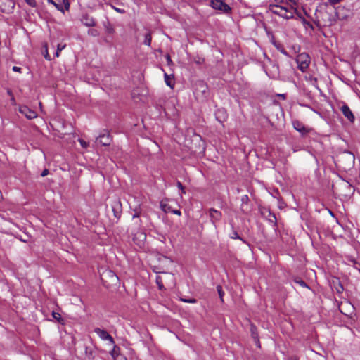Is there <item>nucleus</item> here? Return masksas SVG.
Instances as JSON below:
<instances>
[{"label": "nucleus", "mask_w": 360, "mask_h": 360, "mask_svg": "<svg viewBox=\"0 0 360 360\" xmlns=\"http://www.w3.org/2000/svg\"><path fill=\"white\" fill-rule=\"evenodd\" d=\"M296 63L298 69L304 72L308 69L311 63V58L307 53H302L297 56Z\"/></svg>", "instance_id": "1"}, {"label": "nucleus", "mask_w": 360, "mask_h": 360, "mask_svg": "<svg viewBox=\"0 0 360 360\" xmlns=\"http://www.w3.org/2000/svg\"><path fill=\"white\" fill-rule=\"evenodd\" d=\"M270 9L273 13L283 18L290 19L293 17L292 13L289 11L286 7L279 5H272Z\"/></svg>", "instance_id": "2"}, {"label": "nucleus", "mask_w": 360, "mask_h": 360, "mask_svg": "<svg viewBox=\"0 0 360 360\" xmlns=\"http://www.w3.org/2000/svg\"><path fill=\"white\" fill-rule=\"evenodd\" d=\"M210 6L225 14H229L231 11V7L222 0H210Z\"/></svg>", "instance_id": "3"}, {"label": "nucleus", "mask_w": 360, "mask_h": 360, "mask_svg": "<svg viewBox=\"0 0 360 360\" xmlns=\"http://www.w3.org/2000/svg\"><path fill=\"white\" fill-rule=\"evenodd\" d=\"M167 279L168 281L174 282V275L169 273H163V276L160 275H158L155 278L156 283L160 290H163L164 287V281Z\"/></svg>", "instance_id": "4"}, {"label": "nucleus", "mask_w": 360, "mask_h": 360, "mask_svg": "<svg viewBox=\"0 0 360 360\" xmlns=\"http://www.w3.org/2000/svg\"><path fill=\"white\" fill-rule=\"evenodd\" d=\"M207 213L211 223L216 227L217 223L220 221L222 218V213L214 208H210Z\"/></svg>", "instance_id": "5"}, {"label": "nucleus", "mask_w": 360, "mask_h": 360, "mask_svg": "<svg viewBox=\"0 0 360 360\" xmlns=\"http://www.w3.org/2000/svg\"><path fill=\"white\" fill-rule=\"evenodd\" d=\"M94 332L99 336L103 340H109L112 345L115 344L113 338L105 330L100 328H94Z\"/></svg>", "instance_id": "6"}, {"label": "nucleus", "mask_w": 360, "mask_h": 360, "mask_svg": "<svg viewBox=\"0 0 360 360\" xmlns=\"http://www.w3.org/2000/svg\"><path fill=\"white\" fill-rule=\"evenodd\" d=\"M19 111L20 113L24 115L27 118L32 120L35 118L37 115V112L30 108H29L26 105H22L19 108Z\"/></svg>", "instance_id": "7"}, {"label": "nucleus", "mask_w": 360, "mask_h": 360, "mask_svg": "<svg viewBox=\"0 0 360 360\" xmlns=\"http://www.w3.org/2000/svg\"><path fill=\"white\" fill-rule=\"evenodd\" d=\"M146 238V235L143 232H138L134 234L133 237V241L135 244H136L139 247L141 248L144 245V243Z\"/></svg>", "instance_id": "8"}, {"label": "nucleus", "mask_w": 360, "mask_h": 360, "mask_svg": "<svg viewBox=\"0 0 360 360\" xmlns=\"http://www.w3.org/2000/svg\"><path fill=\"white\" fill-rule=\"evenodd\" d=\"M344 116L351 122H354L355 117L352 112L351 111L349 106L346 104H344L340 108Z\"/></svg>", "instance_id": "9"}, {"label": "nucleus", "mask_w": 360, "mask_h": 360, "mask_svg": "<svg viewBox=\"0 0 360 360\" xmlns=\"http://www.w3.org/2000/svg\"><path fill=\"white\" fill-rule=\"evenodd\" d=\"M292 125L294 129L299 131L302 135H305L309 131V129L306 127L303 123L298 120L293 121Z\"/></svg>", "instance_id": "10"}, {"label": "nucleus", "mask_w": 360, "mask_h": 360, "mask_svg": "<svg viewBox=\"0 0 360 360\" xmlns=\"http://www.w3.org/2000/svg\"><path fill=\"white\" fill-rule=\"evenodd\" d=\"M112 211L114 213V216L117 219H120L122 214V204L120 200H117L113 202Z\"/></svg>", "instance_id": "11"}, {"label": "nucleus", "mask_w": 360, "mask_h": 360, "mask_svg": "<svg viewBox=\"0 0 360 360\" xmlns=\"http://www.w3.org/2000/svg\"><path fill=\"white\" fill-rule=\"evenodd\" d=\"M96 140L99 141L100 143H101L103 146H110L111 143V138L110 134H103L100 135Z\"/></svg>", "instance_id": "12"}, {"label": "nucleus", "mask_w": 360, "mask_h": 360, "mask_svg": "<svg viewBox=\"0 0 360 360\" xmlns=\"http://www.w3.org/2000/svg\"><path fill=\"white\" fill-rule=\"evenodd\" d=\"M81 20L83 25L86 27H94L96 25L95 20L87 14L84 15Z\"/></svg>", "instance_id": "13"}, {"label": "nucleus", "mask_w": 360, "mask_h": 360, "mask_svg": "<svg viewBox=\"0 0 360 360\" xmlns=\"http://www.w3.org/2000/svg\"><path fill=\"white\" fill-rule=\"evenodd\" d=\"M103 26L107 34H112L115 32L114 27L108 20L103 22Z\"/></svg>", "instance_id": "14"}, {"label": "nucleus", "mask_w": 360, "mask_h": 360, "mask_svg": "<svg viewBox=\"0 0 360 360\" xmlns=\"http://www.w3.org/2000/svg\"><path fill=\"white\" fill-rule=\"evenodd\" d=\"M164 76H165V82L166 84L168 86L173 88L174 85V82H173L174 76L172 75H169L167 73H165Z\"/></svg>", "instance_id": "15"}, {"label": "nucleus", "mask_w": 360, "mask_h": 360, "mask_svg": "<svg viewBox=\"0 0 360 360\" xmlns=\"http://www.w3.org/2000/svg\"><path fill=\"white\" fill-rule=\"evenodd\" d=\"M114 347L112 350L111 351L110 354L115 359V360H117L120 356H119V352H120V347L116 346L115 344L113 345Z\"/></svg>", "instance_id": "16"}, {"label": "nucleus", "mask_w": 360, "mask_h": 360, "mask_svg": "<svg viewBox=\"0 0 360 360\" xmlns=\"http://www.w3.org/2000/svg\"><path fill=\"white\" fill-rule=\"evenodd\" d=\"M160 207H161L162 210L166 213L172 212V211L171 206L165 203L162 201L160 202Z\"/></svg>", "instance_id": "17"}, {"label": "nucleus", "mask_w": 360, "mask_h": 360, "mask_svg": "<svg viewBox=\"0 0 360 360\" xmlns=\"http://www.w3.org/2000/svg\"><path fill=\"white\" fill-rule=\"evenodd\" d=\"M52 316L53 318L56 320L58 322L60 323H64V320L62 318L60 314H59L58 312H55V311H53L52 312Z\"/></svg>", "instance_id": "18"}, {"label": "nucleus", "mask_w": 360, "mask_h": 360, "mask_svg": "<svg viewBox=\"0 0 360 360\" xmlns=\"http://www.w3.org/2000/svg\"><path fill=\"white\" fill-rule=\"evenodd\" d=\"M151 41H152V37H151L150 32L146 33L145 34V39H144L143 44H146L148 46H150Z\"/></svg>", "instance_id": "19"}, {"label": "nucleus", "mask_w": 360, "mask_h": 360, "mask_svg": "<svg viewBox=\"0 0 360 360\" xmlns=\"http://www.w3.org/2000/svg\"><path fill=\"white\" fill-rule=\"evenodd\" d=\"M48 2L53 4L58 11L64 13V10L61 4L56 3L53 0H48Z\"/></svg>", "instance_id": "20"}, {"label": "nucleus", "mask_w": 360, "mask_h": 360, "mask_svg": "<svg viewBox=\"0 0 360 360\" xmlns=\"http://www.w3.org/2000/svg\"><path fill=\"white\" fill-rule=\"evenodd\" d=\"M231 238L232 239H239L240 240H242L243 243H246V241L243 239L242 238H240L239 236V235L238 234V233L236 231H233V233H232V235L231 236Z\"/></svg>", "instance_id": "21"}, {"label": "nucleus", "mask_w": 360, "mask_h": 360, "mask_svg": "<svg viewBox=\"0 0 360 360\" xmlns=\"http://www.w3.org/2000/svg\"><path fill=\"white\" fill-rule=\"evenodd\" d=\"M88 34L93 37H98L99 35V32L96 29H90L88 30Z\"/></svg>", "instance_id": "22"}, {"label": "nucleus", "mask_w": 360, "mask_h": 360, "mask_svg": "<svg viewBox=\"0 0 360 360\" xmlns=\"http://www.w3.org/2000/svg\"><path fill=\"white\" fill-rule=\"evenodd\" d=\"M295 282H296L297 283H298L300 285H301L302 287H304V288H308V285L302 279H300V278H295Z\"/></svg>", "instance_id": "23"}, {"label": "nucleus", "mask_w": 360, "mask_h": 360, "mask_svg": "<svg viewBox=\"0 0 360 360\" xmlns=\"http://www.w3.org/2000/svg\"><path fill=\"white\" fill-rule=\"evenodd\" d=\"M217 291H218V293H219V295L220 297V299H221V302H224L223 296H224V292H223L221 286L218 285L217 287Z\"/></svg>", "instance_id": "24"}, {"label": "nucleus", "mask_w": 360, "mask_h": 360, "mask_svg": "<svg viewBox=\"0 0 360 360\" xmlns=\"http://www.w3.org/2000/svg\"><path fill=\"white\" fill-rule=\"evenodd\" d=\"M65 47V44H64V45H62V44H58V45L57 51H56V56L57 57H58V56H59V53H60V51H62Z\"/></svg>", "instance_id": "25"}, {"label": "nucleus", "mask_w": 360, "mask_h": 360, "mask_svg": "<svg viewBox=\"0 0 360 360\" xmlns=\"http://www.w3.org/2000/svg\"><path fill=\"white\" fill-rule=\"evenodd\" d=\"M108 274L111 276L112 282L117 283L118 281V277L112 271H109Z\"/></svg>", "instance_id": "26"}, {"label": "nucleus", "mask_w": 360, "mask_h": 360, "mask_svg": "<svg viewBox=\"0 0 360 360\" xmlns=\"http://www.w3.org/2000/svg\"><path fill=\"white\" fill-rule=\"evenodd\" d=\"M79 142L82 148H86L89 146V143L82 139H79Z\"/></svg>", "instance_id": "27"}, {"label": "nucleus", "mask_w": 360, "mask_h": 360, "mask_svg": "<svg viewBox=\"0 0 360 360\" xmlns=\"http://www.w3.org/2000/svg\"><path fill=\"white\" fill-rule=\"evenodd\" d=\"M25 1L30 6H32V7L36 6V1H35V0H25Z\"/></svg>", "instance_id": "28"}, {"label": "nucleus", "mask_w": 360, "mask_h": 360, "mask_svg": "<svg viewBox=\"0 0 360 360\" xmlns=\"http://www.w3.org/2000/svg\"><path fill=\"white\" fill-rule=\"evenodd\" d=\"M181 300L184 302L187 303H195L197 301L195 299L191 298V299H181Z\"/></svg>", "instance_id": "29"}, {"label": "nucleus", "mask_w": 360, "mask_h": 360, "mask_svg": "<svg viewBox=\"0 0 360 360\" xmlns=\"http://www.w3.org/2000/svg\"><path fill=\"white\" fill-rule=\"evenodd\" d=\"M176 185H177V187L180 190H181L182 193H185V189H184V187L183 184L180 181H177Z\"/></svg>", "instance_id": "30"}, {"label": "nucleus", "mask_w": 360, "mask_h": 360, "mask_svg": "<svg viewBox=\"0 0 360 360\" xmlns=\"http://www.w3.org/2000/svg\"><path fill=\"white\" fill-rule=\"evenodd\" d=\"M49 169H44L42 171V172H41V176H43V177H44V176H46V175H48V174H49Z\"/></svg>", "instance_id": "31"}, {"label": "nucleus", "mask_w": 360, "mask_h": 360, "mask_svg": "<svg viewBox=\"0 0 360 360\" xmlns=\"http://www.w3.org/2000/svg\"><path fill=\"white\" fill-rule=\"evenodd\" d=\"M306 79H308L310 82H314V83H317V79H316V78L313 77H311V76L309 77V78H307V77H306Z\"/></svg>", "instance_id": "32"}, {"label": "nucleus", "mask_w": 360, "mask_h": 360, "mask_svg": "<svg viewBox=\"0 0 360 360\" xmlns=\"http://www.w3.org/2000/svg\"><path fill=\"white\" fill-rule=\"evenodd\" d=\"M134 212H135V213H134V214L133 215V219H135V218H138V217H139V216H140V212H139V211H138L137 210H134Z\"/></svg>", "instance_id": "33"}, {"label": "nucleus", "mask_w": 360, "mask_h": 360, "mask_svg": "<svg viewBox=\"0 0 360 360\" xmlns=\"http://www.w3.org/2000/svg\"><path fill=\"white\" fill-rule=\"evenodd\" d=\"M111 40H112V38H111L110 36H107V37L105 38V39H104V41H105L106 43L110 44H111Z\"/></svg>", "instance_id": "34"}, {"label": "nucleus", "mask_w": 360, "mask_h": 360, "mask_svg": "<svg viewBox=\"0 0 360 360\" xmlns=\"http://www.w3.org/2000/svg\"><path fill=\"white\" fill-rule=\"evenodd\" d=\"M172 212L179 216L181 214V212L179 210H172Z\"/></svg>", "instance_id": "35"}, {"label": "nucleus", "mask_w": 360, "mask_h": 360, "mask_svg": "<svg viewBox=\"0 0 360 360\" xmlns=\"http://www.w3.org/2000/svg\"><path fill=\"white\" fill-rule=\"evenodd\" d=\"M11 103L13 105H16V101H15V97L14 96H12L11 97Z\"/></svg>", "instance_id": "36"}, {"label": "nucleus", "mask_w": 360, "mask_h": 360, "mask_svg": "<svg viewBox=\"0 0 360 360\" xmlns=\"http://www.w3.org/2000/svg\"><path fill=\"white\" fill-rule=\"evenodd\" d=\"M13 70L14 72H20L21 71V68H19V67H17V66H13Z\"/></svg>", "instance_id": "37"}, {"label": "nucleus", "mask_w": 360, "mask_h": 360, "mask_svg": "<svg viewBox=\"0 0 360 360\" xmlns=\"http://www.w3.org/2000/svg\"><path fill=\"white\" fill-rule=\"evenodd\" d=\"M166 58H167V62L168 65H170L172 63L170 56L167 55Z\"/></svg>", "instance_id": "38"}, {"label": "nucleus", "mask_w": 360, "mask_h": 360, "mask_svg": "<svg viewBox=\"0 0 360 360\" xmlns=\"http://www.w3.org/2000/svg\"><path fill=\"white\" fill-rule=\"evenodd\" d=\"M64 2H65V9L66 10H68L69 9V7H70V4L68 3V1H66L65 2V0H64Z\"/></svg>", "instance_id": "39"}, {"label": "nucleus", "mask_w": 360, "mask_h": 360, "mask_svg": "<svg viewBox=\"0 0 360 360\" xmlns=\"http://www.w3.org/2000/svg\"><path fill=\"white\" fill-rule=\"evenodd\" d=\"M7 94H8V95L10 97H11L12 96H13V92H12L11 89H7Z\"/></svg>", "instance_id": "40"}, {"label": "nucleus", "mask_w": 360, "mask_h": 360, "mask_svg": "<svg viewBox=\"0 0 360 360\" xmlns=\"http://www.w3.org/2000/svg\"><path fill=\"white\" fill-rule=\"evenodd\" d=\"M281 52L282 53H283L284 55L288 56L287 51L285 49H281Z\"/></svg>", "instance_id": "41"}, {"label": "nucleus", "mask_w": 360, "mask_h": 360, "mask_svg": "<svg viewBox=\"0 0 360 360\" xmlns=\"http://www.w3.org/2000/svg\"><path fill=\"white\" fill-rule=\"evenodd\" d=\"M115 11H117V12L120 13H124V11L123 10H121L120 8H115Z\"/></svg>", "instance_id": "42"}, {"label": "nucleus", "mask_w": 360, "mask_h": 360, "mask_svg": "<svg viewBox=\"0 0 360 360\" xmlns=\"http://www.w3.org/2000/svg\"><path fill=\"white\" fill-rule=\"evenodd\" d=\"M2 198H3L2 193L0 191V200H2Z\"/></svg>", "instance_id": "43"}, {"label": "nucleus", "mask_w": 360, "mask_h": 360, "mask_svg": "<svg viewBox=\"0 0 360 360\" xmlns=\"http://www.w3.org/2000/svg\"><path fill=\"white\" fill-rule=\"evenodd\" d=\"M311 83L314 86H316V84H317V83H314V82H311Z\"/></svg>", "instance_id": "44"}, {"label": "nucleus", "mask_w": 360, "mask_h": 360, "mask_svg": "<svg viewBox=\"0 0 360 360\" xmlns=\"http://www.w3.org/2000/svg\"><path fill=\"white\" fill-rule=\"evenodd\" d=\"M272 217L274 218V221H276V217L274 214L272 215Z\"/></svg>", "instance_id": "45"}, {"label": "nucleus", "mask_w": 360, "mask_h": 360, "mask_svg": "<svg viewBox=\"0 0 360 360\" xmlns=\"http://www.w3.org/2000/svg\"><path fill=\"white\" fill-rule=\"evenodd\" d=\"M334 2H338L339 0H333Z\"/></svg>", "instance_id": "46"}, {"label": "nucleus", "mask_w": 360, "mask_h": 360, "mask_svg": "<svg viewBox=\"0 0 360 360\" xmlns=\"http://www.w3.org/2000/svg\"><path fill=\"white\" fill-rule=\"evenodd\" d=\"M245 198H244V200H246V198H248V195H245Z\"/></svg>", "instance_id": "47"}, {"label": "nucleus", "mask_w": 360, "mask_h": 360, "mask_svg": "<svg viewBox=\"0 0 360 360\" xmlns=\"http://www.w3.org/2000/svg\"><path fill=\"white\" fill-rule=\"evenodd\" d=\"M245 198H244V200H246V198H248V195H245Z\"/></svg>", "instance_id": "48"}]
</instances>
